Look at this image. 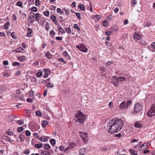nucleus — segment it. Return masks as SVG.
I'll use <instances>...</instances> for the list:
<instances>
[{
    "label": "nucleus",
    "mask_w": 155,
    "mask_h": 155,
    "mask_svg": "<svg viewBox=\"0 0 155 155\" xmlns=\"http://www.w3.org/2000/svg\"><path fill=\"white\" fill-rule=\"evenodd\" d=\"M108 123L110 126L108 131L111 134L120 131L123 124L121 119H118L116 120L114 118L110 120Z\"/></svg>",
    "instance_id": "1"
},
{
    "label": "nucleus",
    "mask_w": 155,
    "mask_h": 155,
    "mask_svg": "<svg viewBox=\"0 0 155 155\" xmlns=\"http://www.w3.org/2000/svg\"><path fill=\"white\" fill-rule=\"evenodd\" d=\"M86 117L85 115L79 110L76 113L74 119L76 122H79L81 124L83 123L85 121Z\"/></svg>",
    "instance_id": "2"
},
{
    "label": "nucleus",
    "mask_w": 155,
    "mask_h": 155,
    "mask_svg": "<svg viewBox=\"0 0 155 155\" xmlns=\"http://www.w3.org/2000/svg\"><path fill=\"white\" fill-rule=\"evenodd\" d=\"M131 103V101L130 100H128L127 102L123 101L119 106L120 108L122 110H125L128 107Z\"/></svg>",
    "instance_id": "3"
},
{
    "label": "nucleus",
    "mask_w": 155,
    "mask_h": 155,
    "mask_svg": "<svg viewBox=\"0 0 155 155\" xmlns=\"http://www.w3.org/2000/svg\"><path fill=\"white\" fill-rule=\"evenodd\" d=\"M142 109V105L139 103L136 104L134 106V111H133L132 113L136 114L138 112H140Z\"/></svg>",
    "instance_id": "4"
},
{
    "label": "nucleus",
    "mask_w": 155,
    "mask_h": 155,
    "mask_svg": "<svg viewBox=\"0 0 155 155\" xmlns=\"http://www.w3.org/2000/svg\"><path fill=\"white\" fill-rule=\"evenodd\" d=\"M79 136L82 138L84 142H87V133L83 131H79L78 133Z\"/></svg>",
    "instance_id": "5"
},
{
    "label": "nucleus",
    "mask_w": 155,
    "mask_h": 155,
    "mask_svg": "<svg viewBox=\"0 0 155 155\" xmlns=\"http://www.w3.org/2000/svg\"><path fill=\"white\" fill-rule=\"evenodd\" d=\"M147 115L149 117H151L155 115V104L152 106L147 112Z\"/></svg>",
    "instance_id": "6"
},
{
    "label": "nucleus",
    "mask_w": 155,
    "mask_h": 155,
    "mask_svg": "<svg viewBox=\"0 0 155 155\" xmlns=\"http://www.w3.org/2000/svg\"><path fill=\"white\" fill-rule=\"evenodd\" d=\"M76 48L80 51L84 52H86L87 51V49L82 44H81L80 46L76 45Z\"/></svg>",
    "instance_id": "7"
},
{
    "label": "nucleus",
    "mask_w": 155,
    "mask_h": 155,
    "mask_svg": "<svg viewBox=\"0 0 155 155\" xmlns=\"http://www.w3.org/2000/svg\"><path fill=\"white\" fill-rule=\"evenodd\" d=\"M114 79H116L117 81H118L119 82H121L122 81H124L126 80V79L124 77H119V78H117L115 76H113L112 77Z\"/></svg>",
    "instance_id": "8"
},
{
    "label": "nucleus",
    "mask_w": 155,
    "mask_h": 155,
    "mask_svg": "<svg viewBox=\"0 0 155 155\" xmlns=\"http://www.w3.org/2000/svg\"><path fill=\"white\" fill-rule=\"evenodd\" d=\"M149 143H145L143 144H142L139 147L140 150H141L142 149L144 150L147 148V146Z\"/></svg>",
    "instance_id": "9"
},
{
    "label": "nucleus",
    "mask_w": 155,
    "mask_h": 155,
    "mask_svg": "<svg viewBox=\"0 0 155 155\" xmlns=\"http://www.w3.org/2000/svg\"><path fill=\"white\" fill-rule=\"evenodd\" d=\"M141 37V35L138 33H134V34L133 38L137 40H139Z\"/></svg>",
    "instance_id": "10"
},
{
    "label": "nucleus",
    "mask_w": 155,
    "mask_h": 155,
    "mask_svg": "<svg viewBox=\"0 0 155 155\" xmlns=\"http://www.w3.org/2000/svg\"><path fill=\"white\" fill-rule=\"evenodd\" d=\"M111 82L115 87L118 86V83H119V82L116 79H114L113 78V79H111Z\"/></svg>",
    "instance_id": "11"
},
{
    "label": "nucleus",
    "mask_w": 155,
    "mask_h": 155,
    "mask_svg": "<svg viewBox=\"0 0 155 155\" xmlns=\"http://www.w3.org/2000/svg\"><path fill=\"white\" fill-rule=\"evenodd\" d=\"M86 150L84 148H81L79 150L80 155H84L86 152Z\"/></svg>",
    "instance_id": "12"
},
{
    "label": "nucleus",
    "mask_w": 155,
    "mask_h": 155,
    "mask_svg": "<svg viewBox=\"0 0 155 155\" xmlns=\"http://www.w3.org/2000/svg\"><path fill=\"white\" fill-rule=\"evenodd\" d=\"M101 16L100 15H94V16L93 18L95 20V21H98L101 18Z\"/></svg>",
    "instance_id": "13"
},
{
    "label": "nucleus",
    "mask_w": 155,
    "mask_h": 155,
    "mask_svg": "<svg viewBox=\"0 0 155 155\" xmlns=\"http://www.w3.org/2000/svg\"><path fill=\"white\" fill-rule=\"evenodd\" d=\"M134 126L135 127L137 128H140L142 127V125L141 123L140 122H136L134 124Z\"/></svg>",
    "instance_id": "14"
},
{
    "label": "nucleus",
    "mask_w": 155,
    "mask_h": 155,
    "mask_svg": "<svg viewBox=\"0 0 155 155\" xmlns=\"http://www.w3.org/2000/svg\"><path fill=\"white\" fill-rule=\"evenodd\" d=\"M28 33L27 34V36L28 37H30L31 36V34L32 33V30L30 28H28Z\"/></svg>",
    "instance_id": "15"
},
{
    "label": "nucleus",
    "mask_w": 155,
    "mask_h": 155,
    "mask_svg": "<svg viewBox=\"0 0 155 155\" xmlns=\"http://www.w3.org/2000/svg\"><path fill=\"white\" fill-rule=\"evenodd\" d=\"M41 155H51L50 152L47 150L43 151L41 152Z\"/></svg>",
    "instance_id": "16"
},
{
    "label": "nucleus",
    "mask_w": 155,
    "mask_h": 155,
    "mask_svg": "<svg viewBox=\"0 0 155 155\" xmlns=\"http://www.w3.org/2000/svg\"><path fill=\"white\" fill-rule=\"evenodd\" d=\"M3 138L7 141L11 143L12 142V140L8 137L6 136H4Z\"/></svg>",
    "instance_id": "17"
},
{
    "label": "nucleus",
    "mask_w": 155,
    "mask_h": 155,
    "mask_svg": "<svg viewBox=\"0 0 155 155\" xmlns=\"http://www.w3.org/2000/svg\"><path fill=\"white\" fill-rule=\"evenodd\" d=\"M51 18L55 23H56L57 22V17L55 16L54 15L51 16Z\"/></svg>",
    "instance_id": "18"
},
{
    "label": "nucleus",
    "mask_w": 155,
    "mask_h": 155,
    "mask_svg": "<svg viewBox=\"0 0 155 155\" xmlns=\"http://www.w3.org/2000/svg\"><path fill=\"white\" fill-rule=\"evenodd\" d=\"M77 145V144L76 143L72 142H71L69 144V147L70 148L73 149L74 147H75Z\"/></svg>",
    "instance_id": "19"
},
{
    "label": "nucleus",
    "mask_w": 155,
    "mask_h": 155,
    "mask_svg": "<svg viewBox=\"0 0 155 155\" xmlns=\"http://www.w3.org/2000/svg\"><path fill=\"white\" fill-rule=\"evenodd\" d=\"M46 56L49 59H51L52 56L49 51L47 52L45 54Z\"/></svg>",
    "instance_id": "20"
},
{
    "label": "nucleus",
    "mask_w": 155,
    "mask_h": 155,
    "mask_svg": "<svg viewBox=\"0 0 155 155\" xmlns=\"http://www.w3.org/2000/svg\"><path fill=\"white\" fill-rule=\"evenodd\" d=\"M19 138L21 141H23L24 139L25 138V137L23 134H21L19 136Z\"/></svg>",
    "instance_id": "21"
},
{
    "label": "nucleus",
    "mask_w": 155,
    "mask_h": 155,
    "mask_svg": "<svg viewBox=\"0 0 155 155\" xmlns=\"http://www.w3.org/2000/svg\"><path fill=\"white\" fill-rule=\"evenodd\" d=\"M58 28L60 32H61V34L65 33V32L64 30L63 29V28L61 27V26L60 25H59V27H58Z\"/></svg>",
    "instance_id": "22"
},
{
    "label": "nucleus",
    "mask_w": 155,
    "mask_h": 155,
    "mask_svg": "<svg viewBox=\"0 0 155 155\" xmlns=\"http://www.w3.org/2000/svg\"><path fill=\"white\" fill-rule=\"evenodd\" d=\"M50 142L53 146H54L56 143L55 140L54 139H52L50 140Z\"/></svg>",
    "instance_id": "23"
},
{
    "label": "nucleus",
    "mask_w": 155,
    "mask_h": 155,
    "mask_svg": "<svg viewBox=\"0 0 155 155\" xmlns=\"http://www.w3.org/2000/svg\"><path fill=\"white\" fill-rule=\"evenodd\" d=\"M35 16V13H33L32 12H31L30 13V17L29 18L30 20H31V19H32V18H34Z\"/></svg>",
    "instance_id": "24"
},
{
    "label": "nucleus",
    "mask_w": 155,
    "mask_h": 155,
    "mask_svg": "<svg viewBox=\"0 0 155 155\" xmlns=\"http://www.w3.org/2000/svg\"><path fill=\"white\" fill-rule=\"evenodd\" d=\"M10 25V24L8 22L4 25V27L5 29H7L8 28V26Z\"/></svg>",
    "instance_id": "25"
},
{
    "label": "nucleus",
    "mask_w": 155,
    "mask_h": 155,
    "mask_svg": "<svg viewBox=\"0 0 155 155\" xmlns=\"http://www.w3.org/2000/svg\"><path fill=\"white\" fill-rule=\"evenodd\" d=\"M108 23L107 21L104 20L102 23L103 25L105 27H107L108 25Z\"/></svg>",
    "instance_id": "26"
},
{
    "label": "nucleus",
    "mask_w": 155,
    "mask_h": 155,
    "mask_svg": "<svg viewBox=\"0 0 155 155\" xmlns=\"http://www.w3.org/2000/svg\"><path fill=\"white\" fill-rule=\"evenodd\" d=\"M35 147L39 149L42 147V145L41 144H37L35 145Z\"/></svg>",
    "instance_id": "27"
},
{
    "label": "nucleus",
    "mask_w": 155,
    "mask_h": 155,
    "mask_svg": "<svg viewBox=\"0 0 155 155\" xmlns=\"http://www.w3.org/2000/svg\"><path fill=\"white\" fill-rule=\"evenodd\" d=\"M51 148V147L48 144H46L44 147V148L46 150H48Z\"/></svg>",
    "instance_id": "28"
},
{
    "label": "nucleus",
    "mask_w": 155,
    "mask_h": 155,
    "mask_svg": "<svg viewBox=\"0 0 155 155\" xmlns=\"http://www.w3.org/2000/svg\"><path fill=\"white\" fill-rule=\"evenodd\" d=\"M18 59L21 61L22 62L25 60V57L24 56L20 57L18 58Z\"/></svg>",
    "instance_id": "29"
},
{
    "label": "nucleus",
    "mask_w": 155,
    "mask_h": 155,
    "mask_svg": "<svg viewBox=\"0 0 155 155\" xmlns=\"http://www.w3.org/2000/svg\"><path fill=\"white\" fill-rule=\"evenodd\" d=\"M40 17L39 16V14L37 13L35 14V19L37 21H38L40 19Z\"/></svg>",
    "instance_id": "30"
},
{
    "label": "nucleus",
    "mask_w": 155,
    "mask_h": 155,
    "mask_svg": "<svg viewBox=\"0 0 155 155\" xmlns=\"http://www.w3.org/2000/svg\"><path fill=\"white\" fill-rule=\"evenodd\" d=\"M57 12L60 14H64V12L63 11H61V9L60 8H58L57 9Z\"/></svg>",
    "instance_id": "31"
},
{
    "label": "nucleus",
    "mask_w": 155,
    "mask_h": 155,
    "mask_svg": "<svg viewBox=\"0 0 155 155\" xmlns=\"http://www.w3.org/2000/svg\"><path fill=\"white\" fill-rule=\"evenodd\" d=\"M21 47H19L17 48V49L13 50V51L14 52L16 53H19L21 52Z\"/></svg>",
    "instance_id": "32"
},
{
    "label": "nucleus",
    "mask_w": 155,
    "mask_h": 155,
    "mask_svg": "<svg viewBox=\"0 0 155 155\" xmlns=\"http://www.w3.org/2000/svg\"><path fill=\"white\" fill-rule=\"evenodd\" d=\"M152 48H153L152 49V51L154 52L155 51V42H153L151 44Z\"/></svg>",
    "instance_id": "33"
},
{
    "label": "nucleus",
    "mask_w": 155,
    "mask_h": 155,
    "mask_svg": "<svg viewBox=\"0 0 155 155\" xmlns=\"http://www.w3.org/2000/svg\"><path fill=\"white\" fill-rule=\"evenodd\" d=\"M65 30L67 33L69 34H71V30L70 28L66 27L65 28Z\"/></svg>",
    "instance_id": "34"
},
{
    "label": "nucleus",
    "mask_w": 155,
    "mask_h": 155,
    "mask_svg": "<svg viewBox=\"0 0 155 155\" xmlns=\"http://www.w3.org/2000/svg\"><path fill=\"white\" fill-rule=\"evenodd\" d=\"M48 122L46 120L44 121L42 124V125L43 127H45L46 125L48 124Z\"/></svg>",
    "instance_id": "35"
},
{
    "label": "nucleus",
    "mask_w": 155,
    "mask_h": 155,
    "mask_svg": "<svg viewBox=\"0 0 155 155\" xmlns=\"http://www.w3.org/2000/svg\"><path fill=\"white\" fill-rule=\"evenodd\" d=\"M79 8L82 11H84L85 10V8L84 5L81 4L79 5Z\"/></svg>",
    "instance_id": "36"
},
{
    "label": "nucleus",
    "mask_w": 155,
    "mask_h": 155,
    "mask_svg": "<svg viewBox=\"0 0 155 155\" xmlns=\"http://www.w3.org/2000/svg\"><path fill=\"white\" fill-rule=\"evenodd\" d=\"M151 23L150 22L148 21L147 23L144 25V27H149L151 25Z\"/></svg>",
    "instance_id": "37"
},
{
    "label": "nucleus",
    "mask_w": 155,
    "mask_h": 155,
    "mask_svg": "<svg viewBox=\"0 0 155 155\" xmlns=\"http://www.w3.org/2000/svg\"><path fill=\"white\" fill-rule=\"evenodd\" d=\"M43 14L45 16L48 17L49 15V11H46L44 12H43Z\"/></svg>",
    "instance_id": "38"
},
{
    "label": "nucleus",
    "mask_w": 155,
    "mask_h": 155,
    "mask_svg": "<svg viewBox=\"0 0 155 155\" xmlns=\"http://www.w3.org/2000/svg\"><path fill=\"white\" fill-rule=\"evenodd\" d=\"M33 136L34 137H35L36 138L39 139V137L38 135V134L37 133H33Z\"/></svg>",
    "instance_id": "39"
},
{
    "label": "nucleus",
    "mask_w": 155,
    "mask_h": 155,
    "mask_svg": "<svg viewBox=\"0 0 155 155\" xmlns=\"http://www.w3.org/2000/svg\"><path fill=\"white\" fill-rule=\"evenodd\" d=\"M16 5H18L20 7H21L22 5V4L21 1H19L17 2Z\"/></svg>",
    "instance_id": "40"
},
{
    "label": "nucleus",
    "mask_w": 155,
    "mask_h": 155,
    "mask_svg": "<svg viewBox=\"0 0 155 155\" xmlns=\"http://www.w3.org/2000/svg\"><path fill=\"white\" fill-rule=\"evenodd\" d=\"M24 130V128L22 127H19L17 128V130L18 132H21Z\"/></svg>",
    "instance_id": "41"
},
{
    "label": "nucleus",
    "mask_w": 155,
    "mask_h": 155,
    "mask_svg": "<svg viewBox=\"0 0 155 155\" xmlns=\"http://www.w3.org/2000/svg\"><path fill=\"white\" fill-rule=\"evenodd\" d=\"M12 65L13 66H18L20 65V63L17 62H15L12 63Z\"/></svg>",
    "instance_id": "42"
},
{
    "label": "nucleus",
    "mask_w": 155,
    "mask_h": 155,
    "mask_svg": "<svg viewBox=\"0 0 155 155\" xmlns=\"http://www.w3.org/2000/svg\"><path fill=\"white\" fill-rule=\"evenodd\" d=\"M35 114L36 115L39 117L41 116V113L39 111H35Z\"/></svg>",
    "instance_id": "43"
},
{
    "label": "nucleus",
    "mask_w": 155,
    "mask_h": 155,
    "mask_svg": "<svg viewBox=\"0 0 155 155\" xmlns=\"http://www.w3.org/2000/svg\"><path fill=\"white\" fill-rule=\"evenodd\" d=\"M16 122L20 125H21L24 123V121H23V122H22V121L21 120H17L16 121Z\"/></svg>",
    "instance_id": "44"
},
{
    "label": "nucleus",
    "mask_w": 155,
    "mask_h": 155,
    "mask_svg": "<svg viewBox=\"0 0 155 155\" xmlns=\"http://www.w3.org/2000/svg\"><path fill=\"white\" fill-rule=\"evenodd\" d=\"M31 10L34 12H37V8L35 7H33L31 9Z\"/></svg>",
    "instance_id": "45"
},
{
    "label": "nucleus",
    "mask_w": 155,
    "mask_h": 155,
    "mask_svg": "<svg viewBox=\"0 0 155 155\" xmlns=\"http://www.w3.org/2000/svg\"><path fill=\"white\" fill-rule=\"evenodd\" d=\"M46 25V28L47 30H48L49 29V23L48 22H46L45 24Z\"/></svg>",
    "instance_id": "46"
},
{
    "label": "nucleus",
    "mask_w": 155,
    "mask_h": 155,
    "mask_svg": "<svg viewBox=\"0 0 155 155\" xmlns=\"http://www.w3.org/2000/svg\"><path fill=\"white\" fill-rule=\"evenodd\" d=\"M26 15V14L25 13H23L21 15V17L23 19H26L27 18Z\"/></svg>",
    "instance_id": "47"
},
{
    "label": "nucleus",
    "mask_w": 155,
    "mask_h": 155,
    "mask_svg": "<svg viewBox=\"0 0 155 155\" xmlns=\"http://www.w3.org/2000/svg\"><path fill=\"white\" fill-rule=\"evenodd\" d=\"M116 26L112 27L110 28V31H111L112 32H114V31L115 30V29H116Z\"/></svg>",
    "instance_id": "48"
},
{
    "label": "nucleus",
    "mask_w": 155,
    "mask_h": 155,
    "mask_svg": "<svg viewBox=\"0 0 155 155\" xmlns=\"http://www.w3.org/2000/svg\"><path fill=\"white\" fill-rule=\"evenodd\" d=\"M26 135L27 137H29L31 135L30 132L28 130H27L25 132Z\"/></svg>",
    "instance_id": "49"
},
{
    "label": "nucleus",
    "mask_w": 155,
    "mask_h": 155,
    "mask_svg": "<svg viewBox=\"0 0 155 155\" xmlns=\"http://www.w3.org/2000/svg\"><path fill=\"white\" fill-rule=\"evenodd\" d=\"M115 136L116 137H118V138H120L121 136V134L120 133H118L117 134H115Z\"/></svg>",
    "instance_id": "50"
},
{
    "label": "nucleus",
    "mask_w": 155,
    "mask_h": 155,
    "mask_svg": "<svg viewBox=\"0 0 155 155\" xmlns=\"http://www.w3.org/2000/svg\"><path fill=\"white\" fill-rule=\"evenodd\" d=\"M35 5L37 6H39L40 5V3L39 2V0H35Z\"/></svg>",
    "instance_id": "51"
},
{
    "label": "nucleus",
    "mask_w": 155,
    "mask_h": 155,
    "mask_svg": "<svg viewBox=\"0 0 155 155\" xmlns=\"http://www.w3.org/2000/svg\"><path fill=\"white\" fill-rule=\"evenodd\" d=\"M42 73L41 72H38L36 74V76L37 77H39L41 76H42Z\"/></svg>",
    "instance_id": "52"
},
{
    "label": "nucleus",
    "mask_w": 155,
    "mask_h": 155,
    "mask_svg": "<svg viewBox=\"0 0 155 155\" xmlns=\"http://www.w3.org/2000/svg\"><path fill=\"white\" fill-rule=\"evenodd\" d=\"M76 15L77 16V17L79 18V19H81V17L80 14L78 12H76Z\"/></svg>",
    "instance_id": "53"
},
{
    "label": "nucleus",
    "mask_w": 155,
    "mask_h": 155,
    "mask_svg": "<svg viewBox=\"0 0 155 155\" xmlns=\"http://www.w3.org/2000/svg\"><path fill=\"white\" fill-rule=\"evenodd\" d=\"M15 34V33L14 32H12L11 33V36L13 38H14V39H16V35H14Z\"/></svg>",
    "instance_id": "54"
},
{
    "label": "nucleus",
    "mask_w": 155,
    "mask_h": 155,
    "mask_svg": "<svg viewBox=\"0 0 155 155\" xmlns=\"http://www.w3.org/2000/svg\"><path fill=\"white\" fill-rule=\"evenodd\" d=\"M30 152V151L28 150H25L24 151V153L27 155Z\"/></svg>",
    "instance_id": "55"
},
{
    "label": "nucleus",
    "mask_w": 155,
    "mask_h": 155,
    "mask_svg": "<svg viewBox=\"0 0 155 155\" xmlns=\"http://www.w3.org/2000/svg\"><path fill=\"white\" fill-rule=\"evenodd\" d=\"M58 61L62 62H63L64 64H65L66 63V62L64 61L62 58H59L58 59Z\"/></svg>",
    "instance_id": "56"
},
{
    "label": "nucleus",
    "mask_w": 155,
    "mask_h": 155,
    "mask_svg": "<svg viewBox=\"0 0 155 155\" xmlns=\"http://www.w3.org/2000/svg\"><path fill=\"white\" fill-rule=\"evenodd\" d=\"M6 133L9 135H12L14 134L12 132H10L9 130L6 132Z\"/></svg>",
    "instance_id": "57"
},
{
    "label": "nucleus",
    "mask_w": 155,
    "mask_h": 155,
    "mask_svg": "<svg viewBox=\"0 0 155 155\" xmlns=\"http://www.w3.org/2000/svg\"><path fill=\"white\" fill-rule=\"evenodd\" d=\"M27 101L29 103H31L33 101V100L29 98L27 99Z\"/></svg>",
    "instance_id": "58"
},
{
    "label": "nucleus",
    "mask_w": 155,
    "mask_h": 155,
    "mask_svg": "<svg viewBox=\"0 0 155 155\" xmlns=\"http://www.w3.org/2000/svg\"><path fill=\"white\" fill-rule=\"evenodd\" d=\"M131 2L133 5H135L137 3L135 0H131Z\"/></svg>",
    "instance_id": "59"
},
{
    "label": "nucleus",
    "mask_w": 155,
    "mask_h": 155,
    "mask_svg": "<svg viewBox=\"0 0 155 155\" xmlns=\"http://www.w3.org/2000/svg\"><path fill=\"white\" fill-rule=\"evenodd\" d=\"M124 25L127 24L128 22V20L127 19H125L124 20Z\"/></svg>",
    "instance_id": "60"
},
{
    "label": "nucleus",
    "mask_w": 155,
    "mask_h": 155,
    "mask_svg": "<svg viewBox=\"0 0 155 155\" xmlns=\"http://www.w3.org/2000/svg\"><path fill=\"white\" fill-rule=\"evenodd\" d=\"M62 39V38L61 37H56V39L57 40H61Z\"/></svg>",
    "instance_id": "61"
},
{
    "label": "nucleus",
    "mask_w": 155,
    "mask_h": 155,
    "mask_svg": "<svg viewBox=\"0 0 155 155\" xmlns=\"http://www.w3.org/2000/svg\"><path fill=\"white\" fill-rule=\"evenodd\" d=\"M112 102H110L109 104H108V105L109 106V107L110 109L112 108L113 107V105H112Z\"/></svg>",
    "instance_id": "62"
},
{
    "label": "nucleus",
    "mask_w": 155,
    "mask_h": 155,
    "mask_svg": "<svg viewBox=\"0 0 155 155\" xmlns=\"http://www.w3.org/2000/svg\"><path fill=\"white\" fill-rule=\"evenodd\" d=\"M111 15L107 16V20L110 21L111 19Z\"/></svg>",
    "instance_id": "63"
},
{
    "label": "nucleus",
    "mask_w": 155,
    "mask_h": 155,
    "mask_svg": "<svg viewBox=\"0 0 155 155\" xmlns=\"http://www.w3.org/2000/svg\"><path fill=\"white\" fill-rule=\"evenodd\" d=\"M129 151L131 154H134L135 153V151L134 150L130 149Z\"/></svg>",
    "instance_id": "64"
}]
</instances>
